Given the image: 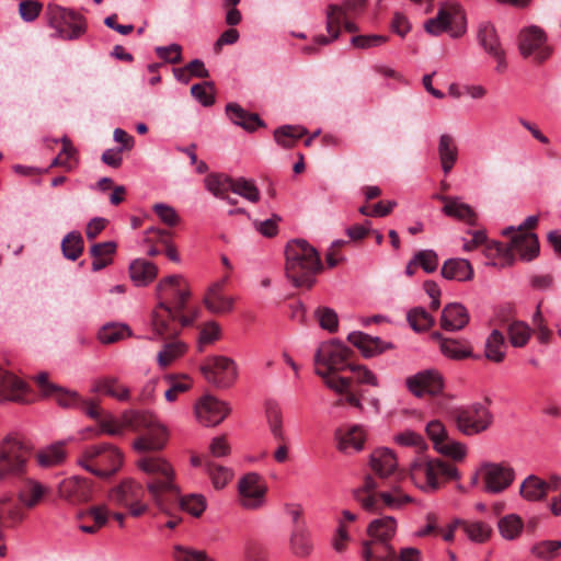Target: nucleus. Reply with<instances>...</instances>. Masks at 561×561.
<instances>
[{
  "label": "nucleus",
  "mask_w": 561,
  "mask_h": 561,
  "mask_svg": "<svg viewBox=\"0 0 561 561\" xmlns=\"http://www.w3.org/2000/svg\"><path fill=\"white\" fill-rule=\"evenodd\" d=\"M158 306L152 313L154 334L167 341L157 355V363L164 369L171 366L187 350L185 343L174 340L183 328L193 324L197 311L188 306L191 291L187 283L179 275L161 279L157 285Z\"/></svg>",
  "instance_id": "1"
},
{
  "label": "nucleus",
  "mask_w": 561,
  "mask_h": 561,
  "mask_svg": "<svg viewBox=\"0 0 561 561\" xmlns=\"http://www.w3.org/2000/svg\"><path fill=\"white\" fill-rule=\"evenodd\" d=\"M369 465L373 474H366L363 484L353 491L355 501L365 511L379 513L385 508L400 510L404 505L413 503V497L399 486H394L390 491H378L397 470L398 461L392 450L376 449L370 455Z\"/></svg>",
  "instance_id": "2"
},
{
  "label": "nucleus",
  "mask_w": 561,
  "mask_h": 561,
  "mask_svg": "<svg viewBox=\"0 0 561 561\" xmlns=\"http://www.w3.org/2000/svg\"><path fill=\"white\" fill-rule=\"evenodd\" d=\"M101 430L108 435H121L124 430L142 432L134 442L139 453L161 450L168 438L167 430L152 414L135 410L125 411L121 419L110 416L102 420Z\"/></svg>",
  "instance_id": "3"
},
{
  "label": "nucleus",
  "mask_w": 561,
  "mask_h": 561,
  "mask_svg": "<svg viewBox=\"0 0 561 561\" xmlns=\"http://www.w3.org/2000/svg\"><path fill=\"white\" fill-rule=\"evenodd\" d=\"M353 352L344 344L335 341L322 343L314 354V373L321 377L325 386L335 391H345L352 379L337 376L340 371L350 369V356Z\"/></svg>",
  "instance_id": "4"
},
{
  "label": "nucleus",
  "mask_w": 561,
  "mask_h": 561,
  "mask_svg": "<svg viewBox=\"0 0 561 561\" xmlns=\"http://www.w3.org/2000/svg\"><path fill=\"white\" fill-rule=\"evenodd\" d=\"M141 453L137 465L149 478L147 489L160 510H164L169 502L178 499V486L174 484V472L171 465L163 458Z\"/></svg>",
  "instance_id": "5"
},
{
  "label": "nucleus",
  "mask_w": 561,
  "mask_h": 561,
  "mask_svg": "<svg viewBox=\"0 0 561 561\" xmlns=\"http://www.w3.org/2000/svg\"><path fill=\"white\" fill-rule=\"evenodd\" d=\"M286 276L295 287L310 289L316 283V274L322 270L320 255L305 240L290 241L285 250Z\"/></svg>",
  "instance_id": "6"
},
{
  "label": "nucleus",
  "mask_w": 561,
  "mask_h": 561,
  "mask_svg": "<svg viewBox=\"0 0 561 561\" xmlns=\"http://www.w3.org/2000/svg\"><path fill=\"white\" fill-rule=\"evenodd\" d=\"M410 478L423 491L434 492L439 489V479L456 480L459 472L454 465L440 459L420 458L410 467Z\"/></svg>",
  "instance_id": "7"
},
{
  "label": "nucleus",
  "mask_w": 561,
  "mask_h": 561,
  "mask_svg": "<svg viewBox=\"0 0 561 561\" xmlns=\"http://www.w3.org/2000/svg\"><path fill=\"white\" fill-rule=\"evenodd\" d=\"M78 462L94 476L108 478L122 466L123 456L115 446L102 443L87 446Z\"/></svg>",
  "instance_id": "8"
},
{
  "label": "nucleus",
  "mask_w": 561,
  "mask_h": 561,
  "mask_svg": "<svg viewBox=\"0 0 561 561\" xmlns=\"http://www.w3.org/2000/svg\"><path fill=\"white\" fill-rule=\"evenodd\" d=\"M31 449L16 434L8 435L0 446V482L26 471Z\"/></svg>",
  "instance_id": "9"
},
{
  "label": "nucleus",
  "mask_w": 561,
  "mask_h": 561,
  "mask_svg": "<svg viewBox=\"0 0 561 561\" xmlns=\"http://www.w3.org/2000/svg\"><path fill=\"white\" fill-rule=\"evenodd\" d=\"M36 383L38 385L42 392L47 397H54L58 404L65 408L81 405L82 410L93 420H96L99 425L101 426V421L106 420L111 414H106L103 416L101 408L92 401H82L75 392H68L58 388L54 383L49 382L48 375L46 373H41L35 378ZM103 433L102 430L96 432V434Z\"/></svg>",
  "instance_id": "10"
},
{
  "label": "nucleus",
  "mask_w": 561,
  "mask_h": 561,
  "mask_svg": "<svg viewBox=\"0 0 561 561\" xmlns=\"http://www.w3.org/2000/svg\"><path fill=\"white\" fill-rule=\"evenodd\" d=\"M49 26L55 30L51 34L64 41L79 38L85 32V20L75 11L61 8L56 4H49L47 8Z\"/></svg>",
  "instance_id": "11"
},
{
  "label": "nucleus",
  "mask_w": 561,
  "mask_h": 561,
  "mask_svg": "<svg viewBox=\"0 0 561 561\" xmlns=\"http://www.w3.org/2000/svg\"><path fill=\"white\" fill-rule=\"evenodd\" d=\"M537 224L538 217L529 216L517 228L510 226L502 231L504 237L511 238V243L524 261H533L539 254L538 238L535 233L528 231L534 229Z\"/></svg>",
  "instance_id": "12"
},
{
  "label": "nucleus",
  "mask_w": 561,
  "mask_h": 561,
  "mask_svg": "<svg viewBox=\"0 0 561 561\" xmlns=\"http://www.w3.org/2000/svg\"><path fill=\"white\" fill-rule=\"evenodd\" d=\"M519 493L527 501H541L548 493H557L550 506L554 515H561V477L552 476L545 481L537 476H528L520 484Z\"/></svg>",
  "instance_id": "13"
},
{
  "label": "nucleus",
  "mask_w": 561,
  "mask_h": 561,
  "mask_svg": "<svg viewBox=\"0 0 561 561\" xmlns=\"http://www.w3.org/2000/svg\"><path fill=\"white\" fill-rule=\"evenodd\" d=\"M453 419L457 428L465 435L472 436L486 431L492 422L493 415L482 403H474L465 408L456 409Z\"/></svg>",
  "instance_id": "14"
},
{
  "label": "nucleus",
  "mask_w": 561,
  "mask_h": 561,
  "mask_svg": "<svg viewBox=\"0 0 561 561\" xmlns=\"http://www.w3.org/2000/svg\"><path fill=\"white\" fill-rule=\"evenodd\" d=\"M465 15L456 3H445L439 8L437 15L425 23V30L432 35L449 32L451 36L459 37L465 31Z\"/></svg>",
  "instance_id": "15"
},
{
  "label": "nucleus",
  "mask_w": 561,
  "mask_h": 561,
  "mask_svg": "<svg viewBox=\"0 0 561 561\" xmlns=\"http://www.w3.org/2000/svg\"><path fill=\"white\" fill-rule=\"evenodd\" d=\"M366 0H344L342 4H329L327 8V31L330 37L318 35V44L328 45L341 34L342 16H355L365 8Z\"/></svg>",
  "instance_id": "16"
},
{
  "label": "nucleus",
  "mask_w": 561,
  "mask_h": 561,
  "mask_svg": "<svg viewBox=\"0 0 561 561\" xmlns=\"http://www.w3.org/2000/svg\"><path fill=\"white\" fill-rule=\"evenodd\" d=\"M144 496V488L133 480L123 481L113 488L108 494L113 503L127 507L134 517L141 516L148 510L147 504L142 502Z\"/></svg>",
  "instance_id": "17"
},
{
  "label": "nucleus",
  "mask_w": 561,
  "mask_h": 561,
  "mask_svg": "<svg viewBox=\"0 0 561 561\" xmlns=\"http://www.w3.org/2000/svg\"><path fill=\"white\" fill-rule=\"evenodd\" d=\"M205 379L217 388H227L237 378L236 363L225 356H210L201 366Z\"/></svg>",
  "instance_id": "18"
},
{
  "label": "nucleus",
  "mask_w": 561,
  "mask_h": 561,
  "mask_svg": "<svg viewBox=\"0 0 561 561\" xmlns=\"http://www.w3.org/2000/svg\"><path fill=\"white\" fill-rule=\"evenodd\" d=\"M404 385L415 398L437 397L443 393L444 378L436 369H425L407 377Z\"/></svg>",
  "instance_id": "19"
},
{
  "label": "nucleus",
  "mask_w": 561,
  "mask_h": 561,
  "mask_svg": "<svg viewBox=\"0 0 561 561\" xmlns=\"http://www.w3.org/2000/svg\"><path fill=\"white\" fill-rule=\"evenodd\" d=\"M518 48L524 57H534L537 62H542L551 55V48L547 45L545 32L535 25L523 28L518 35Z\"/></svg>",
  "instance_id": "20"
},
{
  "label": "nucleus",
  "mask_w": 561,
  "mask_h": 561,
  "mask_svg": "<svg viewBox=\"0 0 561 561\" xmlns=\"http://www.w3.org/2000/svg\"><path fill=\"white\" fill-rule=\"evenodd\" d=\"M426 434L433 442L434 448L442 455L454 460H462L466 456V446L450 439L444 424L434 420L426 425Z\"/></svg>",
  "instance_id": "21"
},
{
  "label": "nucleus",
  "mask_w": 561,
  "mask_h": 561,
  "mask_svg": "<svg viewBox=\"0 0 561 561\" xmlns=\"http://www.w3.org/2000/svg\"><path fill=\"white\" fill-rule=\"evenodd\" d=\"M266 486L257 473H248L239 481L240 503L243 507L255 510L264 503Z\"/></svg>",
  "instance_id": "22"
},
{
  "label": "nucleus",
  "mask_w": 561,
  "mask_h": 561,
  "mask_svg": "<svg viewBox=\"0 0 561 561\" xmlns=\"http://www.w3.org/2000/svg\"><path fill=\"white\" fill-rule=\"evenodd\" d=\"M229 412L230 409L225 402L209 394L204 396L195 405L196 417L205 426L218 425Z\"/></svg>",
  "instance_id": "23"
},
{
  "label": "nucleus",
  "mask_w": 561,
  "mask_h": 561,
  "mask_svg": "<svg viewBox=\"0 0 561 561\" xmlns=\"http://www.w3.org/2000/svg\"><path fill=\"white\" fill-rule=\"evenodd\" d=\"M480 472L484 482V490L490 493H499L508 488L515 476L511 467L499 463H486Z\"/></svg>",
  "instance_id": "24"
},
{
  "label": "nucleus",
  "mask_w": 561,
  "mask_h": 561,
  "mask_svg": "<svg viewBox=\"0 0 561 561\" xmlns=\"http://www.w3.org/2000/svg\"><path fill=\"white\" fill-rule=\"evenodd\" d=\"M28 386L14 374L0 367V402H28Z\"/></svg>",
  "instance_id": "25"
},
{
  "label": "nucleus",
  "mask_w": 561,
  "mask_h": 561,
  "mask_svg": "<svg viewBox=\"0 0 561 561\" xmlns=\"http://www.w3.org/2000/svg\"><path fill=\"white\" fill-rule=\"evenodd\" d=\"M91 481L85 478L72 477L59 484V494L71 503L87 502L92 497Z\"/></svg>",
  "instance_id": "26"
},
{
  "label": "nucleus",
  "mask_w": 561,
  "mask_h": 561,
  "mask_svg": "<svg viewBox=\"0 0 561 561\" xmlns=\"http://www.w3.org/2000/svg\"><path fill=\"white\" fill-rule=\"evenodd\" d=\"M335 438L339 450L348 454L363 449L366 433L362 425L341 426L335 431Z\"/></svg>",
  "instance_id": "27"
},
{
  "label": "nucleus",
  "mask_w": 561,
  "mask_h": 561,
  "mask_svg": "<svg viewBox=\"0 0 561 561\" xmlns=\"http://www.w3.org/2000/svg\"><path fill=\"white\" fill-rule=\"evenodd\" d=\"M516 249L513 247L511 241L507 244H504L499 241H490L483 248V253L485 257L492 260V265L497 267H507L515 263Z\"/></svg>",
  "instance_id": "28"
},
{
  "label": "nucleus",
  "mask_w": 561,
  "mask_h": 561,
  "mask_svg": "<svg viewBox=\"0 0 561 561\" xmlns=\"http://www.w3.org/2000/svg\"><path fill=\"white\" fill-rule=\"evenodd\" d=\"M469 320V313L463 305L450 302L442 311L440 327L446 331H458L463 329Z\"/></svg>",
  "instance_id": "29"
},
{
  "label": "nucleus",
  "mask_w": 561,
  "mask_h": 561,
  "mask_svg": "<svg viewBox=\"0 0 561 561\" xmlns=\"http://www.w3.org/2000/svg\"><path fill=\"white\" fill-rule=\"evenodd\" d=\"M288 545L293 556L301 559L308 558L313 551L311 531L308 525L291 528Z\"/></svg>",
  "instance_id": "30"
},
{
  "label": "nucleus",
  "mask_w": 561,
  "mask_h": 561,
  "mask_svg": "<svg viewBox=\"0 0 561 561\" xmlns=\"http://www.w3.org/2000/svg\"><path fill=\"white\" fill-rule=\"evenodd\" d=\"M362 554L365 561H397V552L390 542L374 538L363 542Z\"/></svg>",
  "instance_id": "31"
},
{
  "label": "nucleus",
  "mask_w": 561,
  "mask_h": 561,
  "mask_svg": "<svg viewBox=\"0 0 561 561\" xmlns=\"http://www.w3.org/2000/svg\"><path fill=\"white\" fill-rule=\"evenodd\" d=\"M436 198L445 203L443 207L445 215L462 220L470 226L476 225L477 215L468 204L461 203L456 197L445 195H436Z\"/></svg>",
  "instance_id": "32"
},
{
  "label": "nucleus",
  "mask_w": 561,
  "mask_h": 561,
  "mask_svg": "<svg viewBox=\"0 0 561 561\" xmlns=\"http://www.w3.org/2000/svg\"><path fill=\"white\" fill-rule=\"evenodd\" d=\"M347 340L357 347L365 357L376 356L391 347V344L383 343L379 337H373L363 332H352L348 334Z\"/></svg>",
  "instance_id": "33"
},
{
  "label": "nucleus",
  "mask_w": 561,
  "mask_h": 561,
  "mask_svg": "<svg viewBox=\"0 0 561 561\" xmlns=\"http://www.w3.org/2000/svg\"><path fill=\"white\" fill-rule=\"evenodd\" d=\"M440 274L448 280L466 282L473 278V268L468 260L448 259L444 262Z\"/></svg>",
  "instance_id": "34"
},
{
  "label": "nucleus",
  "mask_w": 561,
  "mask_h": 561,
  "mask_svg": "<svg viewBox=\"0 0 561 561\" xmlns=\"http://www.w3.org/2000/svg\"><path fill=\"white\" fill-rule=\"evenodd\" d=\"M437 153L442 170L445 174H448L458 160V147L451 135L443 134L439 136Z\"/></svg>",
  "instance_id": "35"
},
{
  "label": "nucleus",
  "mask_w": 561,
  "mask_h": 561,
  "mask_svg": "<svg viewBox=\"0 0 561 561\" xmlns=\"http://www.w3.org/2000/svg\"><path fill=\"white\" fill-rule=\"evenodd\" d=\"M220 286L221 284H213L204 298L206 308L217 314L228 313L233 309V298L226 296Z\"/></svg>",
  "instance_id": "36"
},
{
  "label": "nucleus",
  "mask_w": 561,
  "mask_h": 561,
  "mask_svg": "<svg viewBox=\"0 0 561 561\" xmlns=\"http://www.w3.org/2000/svg\"><path fill=\"white\" fill-rule=\"evenodd\" d=\"M226 113L233 124L241 126L245 130L253 131L256 127L263 126V122L259 115L244 111L236 103L227 104Z\"/></svg>",
  "instance_id": "37"
},
{
  "label": "nucleus",
  "mask_w": 561,
  "mask_h": 561,
  "mask_svg": "<svg viewBox=\"0 0 561 561\" xmlns=\"http://www.w3.org/2000/svg\"><path fill=\"white\" fill-rule=\"evenodd\" d=\"M108 512L105 506H93L80 514L79 528L87 534L96 533L107 520Z\"/></svg>",
  "instance_id": "38"
},
{
  "label": "nucleus",
  "mask_w": 561,
  "mask_h": 561,
  "mask_svg": "<svg viewBox=\"0 0 561 561\" xmlns=\"http://www.w3.org/2000/svg\"><path fill=\"white\" fill-rule=\"evenodd\" d=\"M507 343L504 334L494 329L486 337L484 344V355L493 363H502L505 359Z\"/></svg>",
  "instance_id": "39"
},
{
  "label": "nucleus",
  "mask_w": 561,
  "mask_h": 561,
  "mask_svg": "<svg viewBox=\"0 0 561 561\" xmlns=\"http://www.w3.org/2000/svg\"><path fill=\"white\" fill-rule=\"evenodd\" d=\"M397 530V520L391 516H383L371 520L367 527L370 538L390 542Z\"/></svg>",
  "instance_id": "40"
},
{
  "label": "nucleus",
  "mask_w": 561,
  "mask_h": 561,
  "mask_svg": "<svg viewBox=\"0 0 561 561\" xmlns=\"http://www.w3.org/2000/svg\"><path fill=\"white\" fill-rule=\"evenodd\" d=\"M129 274L131 280L137 286H146L157 277L158 268L154 264L146 260L137 259L131 262Z\"/></svg>",
  "instance_id": "41"
},
{
  "label": "nucleus",
  "mask_w": 561,
  "mask_h": 561,
  "mask_svg": "<svg viewBox=\"0 0 561 561\" xmlns=\"http://www.w3.org/2000/svg\"><path fill=\"white\" fill-rule=\"evenodd\" d=\"M175 504H179L183 511L192 514L195 517L201 516L206 508V500L203 495L190 494L186 496H181L180 492L178 491V499L173 502H169L168 506L161 511L168 513L169 510Z\"/></svg>",
  "instance_id": "42"
},
{
  "label": "nucleus",
  "mask_w": 561,
  "mask_h": 561,
  "mask_svg": "<svg viewBox=\"0 0 561 561\" xmlns=\"http://www.w3.org/2000/svg\"><path fill=\"white\" fill-rule=\"evenodd\" d=\"M206 188L218 198H228V193L232 192L234 179L222 173H210L205 180Z\"/></svg>",
  "instance_id": "43"
},
{
  "label": "nucleus",
  "mask_w": 561,
  "mask_h": 561,
  "mask_svg": "<svg viewBox=\"0 0 561 561\" xmlns=\"http://www.w3.org/2000/svg\"><path fill=\"white\" fill-rule=\"evenodd\" d=\"M44 494L43 486L31 479H25L19 485V501L26 507H33L38 504Z\"/></svg>",
  "instance_id": "44"
},
{
  "label": "nucleus",
  "mask_w": 561,
  "mask_h": 561,
  "mask_svg": "<svg viewBox=\"0 0 561 561\" xmlns=\"http://www.w3.org/2000/svg\"><path fill=\"white\" fill-rule=\"evenodd\" d=\"M307 134V129L298 125H284L275 129L274 139L283 148H293L298 139Z\"/></svg>",
  "instance_id": "45"
},
{
  "label": "nucleus",
  "mask_w": 561,
  "mask_h": 561,
  "mask_svg": "<svg viewBox=\"0 0 561 561\" xmlns=\"http://www.w3.org/2000/svg\"><path fill=\"white\" fill-rule=\"evenodd\" d=\"M478 42L489 54H497L502 49L495 27L489 22H482L478 30Z\"/></svg>",
  "instance_id": "46"
},
{
  "label": "nucleus",
  "mask_w": 561,
  "mask_h": 561,
  "mask_svg": "<svg viewBox=\"0 0 561 561\" xmlns=\"http://www.w3.org/2000/svg\"><path fill=\"white\" fill-rule=\"evenodd\" d=\"M440 352L453 359H463L472 356V347L466 340H444L442 341Z\"/></svg>",
  "instance_id": "47"
},
{
  "label": "nucleus",
  "mask_w": 561,
  "mask_h": 561,
  "mask_svg": "<svg viewBox=\"0 0 561 561\" xmlns=\"http://www.w3.org/2000/svg\"><path fill=\"white\" fill-rule=\"evenodd\" d=\"M457 524L461 526L466 535L470 540L476 542H485L492 535V527L480 520L468 522L457 519Z\"/></svg>",
  "instance_id": "48"
},
{
  "label": "nucleus",
  "mask_w": 561,
  "mask_h": 561,
  "mask_svg": "<svg viewBox=\"0 0 561 561\" xmlns=\"http://www.w3.org/2000/svg\"><path fill=\"white\" fill-rule=\"evenodd\" d=\"M95 389L119 401L129 399V389L119 383L118 379L115 377H105L98 380Z\"/></svg>",
  "instance_id": "49"
},
{
  "label": "nucleus",
  "mask_w": 561,
  "mask_h": 561,
  "mask_svg": "<svg viewBox=\"0 0 561 561\" xmlns=\"http://www.w3.org/2000/svg\"><path fill=\"white\" fill-rule=\"evenodd\" d=\"M131 335V330L126 324L108 323L103 325L98 337L103 344H113Z\"/></svg>",
  "instance_id": "50"
},
{
  "label": "nucleus",
  "mask_w": 561,
  "mask_h": 561,
  "mask_svg": "<svg viewBox=\"0 0 561 561\" xmlns=\"http://www.w3.org/2000/svg\"><path fill=\"white\" fill-rule=\"evenodd\" d=\"M266 419L268 423L270 431L273 437L277 442H285L286 436L283 431V416L280 408L275 402L266 403Z\"/></svg>",
  "instance_id": "51"
},
{
  "label": "nucleus",
  "mask_w": 561,
  "mask_h": 561,
  "mask_svg": "<svg viewBox=\"0 0 561 561\" xmlns=\"http://www.w3.org/2000/svg\"><path fill=\"white\" fill-rule=\"evenodd\" d=\"M506 331L510 342L514 347H524L531 335V329L527 323L518 320H513L507 323Z\"/></svg>",
  "instance_id": "52"
},
{
  "label": "nucleus",
  "mask_w": 561,
  "mask_h": 561,
  "mask_svg": "<svg viewBox=\"0 0 561 561\" xmlns=\"http://www.w3.org/2000/svg\"><path fill=\"white\" fill-rule=\"evenodd\" d=\"M204 466L216 489L225 488L233 477L231 469L216 465L211 460L206 459Z\"/></svg>",
  "instance_id": "53"
},
{
  "label": "nucleus",
  "mask_w": 561,
  "mask_h": 561,
  "mask_svg": "<svg viewBox=\"0 0 561 561\" xmlns=\"http://www.w3.org/2000/svg\"><path fill=\"white\" fill-rule=\"evenodd\" d=\"M164 379L169 383V389L164 392V398L168 402L175 401L180 393L187 391L192 386V382L186 375H167Z\"/></svg>",
  "instance_id": "54"
},
{
  "label": "nucleus",
  "mask_w": 561,
  "mask_h": 561,
  "mask_svg": "<svg viewBox=\"0 0 561 561\" xmlns=\"http://www.w3.org/2000/svg\"><path fill=\"white\" fill-rule=\"evenodd\" d=\"M524 523L522 518L516 514H510L502 517L499 523V531L503 538L513 540L520 534Z\"/></svg>",
  "instance_id": "55"
},
{
  "label": "nucleus",
  "mask_w": 561,
  "mask_h": 561,
  "mask_svg": "<svg viewBox=\"0 0 561 561\" xmlns=\"http://www.w3.org/2000/svg\"><path fill=\"white\" fill-rule=\"evenodd\" d=\"M407 319L411 328L416 332L428 330L434 324V318L422 307L411 309Z\"/></svg>",
  "instance_id": "56"
},
{
  "label": "nucleus",
  "mask_w": 561,
  "mask_h": 561,
  "mask_svg": "<svg viewBox=\"0 0 561 561\" xmlns=\"http://www.w3.org/2000/svg\"><path fill=\"white\" fill-rule=\"evenodd\" d=\"M61 250L64 255L76 261L83 251V239L79 232H69L61 242Z\"/></svg>",
  "instance_id": "57"
},
{
  "label": "nucleus",
  "mask_w": 561,
  "mask_h": 561,
  "mask_svg": "<svg viewBox=\"0 0 561 561\" xmlns=\"http://www.w3.org/2000/svg\"><path fill=\"white\" fill-rule=\"evenodd\" d=\"M221 336L220 325L215 321L204 323L199 330L198 351L204 352L205 346L214 344Z\"/></svg>",
  "instance_id": "58"
},
{
  "label": "nucleus",
  "mask_w": 561,
  "mask_h": 561,
  "mask_svg": "<svg viewBox=\"0 0 561 561\" xmlns=\"http://www.w3.org/2000/svg\"><path fill=\"white\" fill-rule=\"evenodd\" d=\"M65 458V450L61 444L53 445L37 455L38 463L43 467H51L60 463Z\"/></svg>",
  "instance_id": "59"
},
{
  "label": "nucleus",
  "mask_w": 561,
  "mask_h": 561,
  "mask_svg": "<svg viewBox=\"0 0 561 561\" xmlns=\"http://www.w3.org/2000/svg\"><path fill=\"white\" fill-rule=\"evenodd\" d=\"M232 193L238 194L252 203L260 199V192L253 181L239 178L234 179Z\"/></svg>",
  "instance_id": "60"
},
{
  "label": "nucleus",
  "mask_w": 561,
  "mask_h": 561,
  "mask_svg": "<svg viewBox=\"0 0 561 561\" xmlns=\"http://www.w3.org/2000/svg\"><path fill=\"white\" fill-rule=\"evenodd\" d=\"M62 149L60 153L53 160L50 168L64 167L67 171L72 169L71 160L75 159L77 150L72 146L69 138L64 137L61 139Z\"/></svg>",
  "instance_id": "61"
},
{
  "label": "nucleus",
  "mask_w": 561,
  "mask_h": 561,
  "mask_svg": "<svg viewBox=\"0 0 561 561\" xmlns=\"http://www.w3.org/2000/svg\"><path fill=\"white\" fill-rule=\"evenodd\" d=\"M561 549V540H545L533 546L531 552L539 559L551 560Z\"/></svg>",
  "instance_id": "62"
},
{
  "label": "nucleus",
  "mask_w": 561,
  "mask_h": 561,
  "mask_svg": "<svg viewBox=\"0 0 561 561\" xmlns=\"http://www.w3.org/2000/svg\"><path fill=\"white\" fill-rule=\"evenodd\" d=\"M191 94L204 106H209L215 102L214 83L205 81L191 87Z\"/></svg>",
  "instance_id": "63"
},
{
  "label": "nucleus",
  "mask_w": 561,
  "mask_h": 561,
  "mask_svg": "<svg viewBox=\"0 0 561 561\" xmlns=\"http://www.w3.org/2000/svg\"><path fill=\"white\" fill-rule=\"evenodd\" d=\"M173 558L175 561H214L205 551L194 550L183 546H175L173 549Z\"/></svg>",
  "instance_id": "64"
}]
</instances>
